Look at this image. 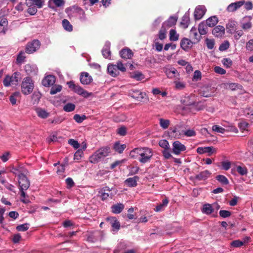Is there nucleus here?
<instances>
[{
	"label": "nucleus",
	"mask_w": 253,
	"mask_h": 253,
	"mask_svg": "<svg viewBox=\"0 0 253 253\" xmlns=\"http://www.w3.org/2000/svg\"><path fill=\"white\" fill-rule=\"evenodd\" d=\"M117 133L120 136H125L126 134L127 128L125 126H121L117 129Z\"/></svg>",
	"instance_id": "obj_53"
},
{
	"label": "nucleus",
	"mask_w": 253,
	"mask_h": 253,
	"mask_svg": "<svg viewBox=\"0 0 253 253\" xmlns=\"http://www.w3.org/2000/svg\"><path fill=\"white\" fill-rule=\"evenodd\" d=\"M62 86L59 84H55L53 86L50 91V94L53 95L60 92L62 89Z\"/></svg>",
	"instance_id": "obj_49"
},
{
	"label": "nucleus",
	"mask_w": 253,
	"mask_h": 253,
	"mask_svg": "<svg viewBox=\"0 0 253 253\" xmlns=\"http://www.w3.org/2000/svg\"><path fill=\"white\" fill-rule=\"evenodd\" d=\"M216 178L217 180L223 185H227L229 183L228 179L224 175H218Z\"/></svg>",
	"instance_id": "obj_50"
},
{
	"label": "nucleus",
	"mask_w": 253,
	"mask_h": 253,
	"mask_svg": "<svg viewBox=\"0 0 253 253\" xmlns=\"http://www.w3.org/2000/svg\"><path fill=\"white\" fill-rule=\"evenodd\" d=\"M181 103L183 110H188L195 106V103L193 101H191L189 96H186L182 98Z\"/></svg>",
	"instance_id": "obj_13"
},
{
	"label": "nucleus",
	"mask_w": 253,
	"mask_h": 253,
	"mask_svg": "<svg viewBox=\"0 0 253 253\" xmlns=\"http://www.w3.org/2000/svg\"><path fill=\"white\" fill-rule=\"evenodd\" d=\"M20 96V93L19 92H15L11 94L9 97V100L10 103L13 105H15L17 101V98H19Z\"/></svg>",
	"instance_id": "obj_44"
},
{
	"label": "nucleus",
	"mask_w": 253,
	"mask_h": 253,
	"mask_svg": "<svg viewBox=\"0 0 253 253\" xmlns=\"http://www.w3.org/2000/svg\"><path fill=\"white\" fill-rule=\"evenodd\" d=\"M55 82V78L53 75L45 76L42 80V84L45 87H49L53 85Z\"/></svg>",
	"instance_id": "obj_17"
},
{
	"label": "nucleus",
	"mask_w": 253,
	"mask_h": 253,
	"mask_svg": "<svg viewBox=\"0 0 253 253\" xmlns=\"http://www.w3.org/2000/svg\"><path fill=\"white\" fill-rule=\"evenodd\" d=\"M212 33L215 37H221L225 34V28L222 26H217L213 29Z\"/></svg>",
	"instance_id": "obj_22"
},
{
	"label": "nucleus",
	"mask_w": 253,
	"mask_h": 253,
	"mask_svg": "<svg viewBox=\"0 0 253 253\" xmlns=\"http://www.w3.org/2000/svg\"><path fill=\"white\" fill-rule=\"evenodd\" d=\"M8 168L9 171L17 176V178L21 177V175L27 174L28 173L27 170L21 164L11 165Z\"/></svg>",
	"instance_id": "obj_7"
},
{
	"label": "nucleus",
	"mask_w": 253,
	"mask_h": 253,
	"mask_svg": "<svg viewBox=\"0 0 253 253\" xmlns=\"http://www.w3.org/2000/svg\"><path fill=\"white\" fill-rule=\"evenodd\" d=\"M169 200L167 199H164L162 201V203L158 205L156 207L155 211L157 212H159L162 211H163L165 209V208L167 206Z\"/></svg>",
	"instance_id": "obj_41"
},
{
	"label": "nucleus",
	"mask_w": 253,
	"mask_h": 253,
	"mask_svg": "<svg viewBox=\"0 0 253 253\" xmlns=\"http://www.w3.org/2000/svg\"><path fill=\"white\" fill-rule=\"evenodd\" d=\"M10 157V153L9 152H5L0 156V158L3 162H7L9 159Z\"/></svg>",
	"instance_id": "obj_63"
},
{
	"label": "nucleus",
	"mask_w": 253,
	"mask_h": 253,
	"mask_svg": "<svg viewBox=\"0 0 253 253\" xmlns=\"http://www.w3.org/2000/svg\"><path fill=\"white\" fill-rule=\"evenodd\" d=\"M20 73L15 72L11 76H6L3 80V83L5 86L16 85L20 78Z\"/></svg>",
	"instance_id": "obj_9"
},
{
	"label": "nucleus",
	"mask_w": 253,
	"mask_h": 253,
	"mask_svg": "<svg viewBox=\"0 0 253 253\" xmlns=\"http://www.w3.org/2000/svg\"><path fill=\"white\" fill-rule=\"evenodd\" d=\"M218 22V18L216 16H212L207 19L206 24L210 27L214 26Z\"/></svg>",
	"instance_id": "obj_32"
},
{
	"label": "nucleus",
	"mask_w": 253,
	"mask_h": 253,
	"mask_svg": "<svg viewBox=\"0 0 253 253\" xmlns=\"http://www.w3.org/2000/svg\"><path fill=\"white\" fill-rule=\"evenodd\" d=\"M190 23V18L188 14H185L182 18L180 25L184 29L187 28Z\"/></svg>",
	"instance_id": "obj_36"
},
{
	"label": "nucleus",
	"mask_w": 253,
	"mask_h": 253,
	"mask_svg": "<svg viewBox=\"0 0 253 253\" xmlns=\"http://www.w3.org/2000/svg\"><path fill=\"white\" fill-rule=\"evenodd\" d=\"M180 126H176L174 128L171 129V132L175 134L176 138H179L184 136L192 137L196 135V133L193 129H189L186 130L181 131Z\"/></svg>",
	"instance_id": "obj_6"
},
{
	"label": "nucleus",
	"mask_w": 253,
	"mask_h": 253,
	"mask_svg": "<svg viewBox=\"0 0 253 253\" xmlns=\"http://www.w3.org/2000/svg\"><path fill=\"white\" fill-rule=\"evenodd\" d=\"M110 42H106L102 50V54L105 58L111 59Z\"/></svg>",
	"instance_id": "obj_23"
},
{
	"label": "nucleus",
	"mask_w": 253,
	"mask_h": 253,
	"mask_svg": "<svg viewBox=\"0 0 253 253\" xmlns=\"http://www.w3.org/2000/svg\"><path fill=\"white\" fill-rule=\"evenodd\" d=\"M29 228V224L28 223H24L20 224L16 227V229L18 231H25Z\"/></svg>",
	"instance_id": "obj_54"
},
{
	"label": "nucleus",
	"mask_w": 253,
	"mask_h": 253,
	"mask_svg": "<svg viewBox=\"0 0 253 253\" xmlns=\"http://www.w3.org/2000/svg\"><path fill=\"white\" fill-rule=\"evenodd\" d=\"M26 175V174L21 175V177L18 178V181L21 197V201L23 203L27 204L29 202V200L25 198L26 193H25V191L28 189L30 183Z\"/></svg>",
	"instance_id": "obj_2"
},
{
	"label": "nucleus",
	"mask_w": 253,
	"mask_h": 253,
	"mask_svg": "<svg viewBox=\"0 0 253 253\" xmlns=\"http://www.w3.org/2000/svg\"><path fill=\"white\" fill-rule=\"evenodd\" d=\"M86 118V117L84 115L80 116L79 114H76L74 116V119L75 121L78 123H82Z\"/></svg>",
	"instance_id": "obj_57"
},
{
	"label": "nucleus",
	"mask_w": 253,
	"mask_h": 253,
	"mask_svg": "<svg viewBox=\"0 0 253 253\" xmlns=\"http://www.w3.org/2000/svg\"><path fill=\"white\" fill-rule=\"evenodd\" d=\"M110 190L107 187H105V188L102 189L99 192L100 194L101 199L102 200H106L109 197V196L110 195Z\"/></svg>",
	"instance_id": "obj_40"
},
{
	"label": "nucleus",
	"mask_w": 253,
	"mask_h": 253,
	"mask_svg": "<svg viewBox=\"0 0 253 253\" xmlns=\"http://www.w3.org/2000/svg\"><path fill=\"white\" fill-rule=\"evenodd\" d=\"M66 11L71 17L77 18L81 22H85L87 20L85 11L78 5H74L68 7Z\"/></svg>",
	"instance_id": "obj_3"
},
{
	"label": "nucleus",
	"mask_w": 253,
	"mask_h": 253,
	"mask_svg": "<svg viewBox=\"0 0 253 253\" xmlns=\"http://www.w3.org/2000/svg\"><path fill=\"white\" fill-rule=\"evenodd\" d=\"M246 48L248 51H253V39H250L246 42Z\"/></svg>",
	"instance_id": "obj_60"
},
{
	"label": "nucleus",
	"mask_w": 253,
	"mask_h": 253,
	"mask_svg": "<svg viewBox=\"0 0 253 253\" xmlns=\"http://www.w3.org/2000/svg\"><path fill=\"white\" fill-rule=\"evenodd\" d=\"M174 84H175V88L178 90H181L185 88L186 84L183 82H180L177 80H175L174 81Z\"/></svg>",
	"instance_id": "obj_48"
},
{
	"label": "nucleus",
	"mask_w": 253,
	"mask_h": 253,
	"mask_svg": "<svg viewBox=\"0 0 253 253\" xmlns=\"http://www.w3.org/2000/svg\"><path fill=\"white\" fill-rule=\"evenodd\" d=\"M167 28L165 27H163V25H162V28L161 30L159 31V38L161 40H163L166 38V32L167 30Z\"/></svg>",
	"instance_id": "obj_51"
},
{
	"label": "nucleus",
	"mask_w": 253,
	"mask_h": 253,
	"mask_svg": "<svg viewBox=\"0 0 253 253\" xmlns=\"http://www.w3.org/2000/svg\"><path fill=\"white\" fill-rule=\"evenodd\" d=\"M120 56L124 59H130L133 56L132 51L128 48H124L120 52Z\"/></svg>",
	"instance_id": "obj_28"
},
{
	"label": "nucleus",
	"mask_w": 253,
	"mask_h": 253,
	"mask_svg": "<svg viewBox=\"0 0 253 253\" xmlns=\"http://www.w3.org/2000/svg\"><path fill=\"white\" fill-rule=\"evenodd\" d=\"M201 211L203 213L209 215L213 212L214 209L212 207L211 205L210 204H205L203 205Z\"/></svg>",
	"instance_id": "obj_30"
},
{
	"label": "nucleus",
	"mask_w": 253,
	"mask_h": 253,
	"mask_svg": "<svg viewBox=\"0 0 253 253\" xmlns=\"http://www.w3.org/2000/svg\"><path fill=\"white\" fill-rule=\"evenodd\" d=\"M210 174L209 171L206 170L196 175V178L199 180H205L209 177Z\"/></svg>",
	"instance_id": "obj_37"
},
{
	"label": "nucleus",
	"mask_w": 253,
	"mask_h": 253,
	"mask_svg": "<svg viewBox=\"0 0 253 253\" xmlns=\"http://www.w3.org/2000/svg\"><path fill=\"white\" fill-rule=\"evenodd\" d=\"M207 26L204 22H201L199 24L198 32L200 35H204L207 33Z\"/></svg>",
	"instance_id": "obj_39"
},
{
	"label": "nucleus",
	"mask_w": 253,
	"mask_h": 253,
	"mask_svg": "<svg viewBox=\"0 0 253 253\" xmlns=\"http://www.w3.org/2000/svg\"><path fill=\"white\" fill-rule=\"evenodd\" d=\"M159 121L161 127L164 129L168 128L170 125V121L169 120L160 118Z\"/></svg>",
	"instance_id": "obj_46"
},
{
	"label": "nucleus",
	"mask_w": 253,
	"mask_h": 253,
	"mask_svg": "<svg viewBox=\"0 0 253 253\" xmlns=\"http://www.w3.org/2000/svg\"><path fill=\"white\" fill-rule=\"evenodd\" d=\"M248 19L247 17H245L242 23V28L245 31L250 30L252 27V23L250 20H248Z\"/></svg>",
	"instance_id": "obj_38"
},
{
	"label": "nucleus",
	"mask_w": 253,
	"mask_h": 253,
	"mask_svg": "<svg viewBox=\"0 0 253 253\" xmlns=\"http://www.w3.org/2000/svg\"><path fill=\"white\" fill-rule=\"evenodd\" d=\"M165 73L167 77L169 79H179V73L178 72L177 70L174 68L171 67L170 68L167 69L166 70Z\"/></svg>",
	"instance_id": "obj_18"
},
{
	"label": "nucleus",
	"mask_w": 253,
	"mask_h": 253,
	"mask_svg": "<svg viewBox=\"0 0 253 253\" xmlns=\"http://www.w3.org/2000/svg\"><path fill=\"white\" fill-rule=\"evenodd\" d=\"M245 3V0H240L230 4L227 7L226 10L229 12H234L240 8Z\"/></svg>",
	"instance_id": "obj_15"
},
{
	"label": "nucleus",
	"mask_w": 253,
	"mask_h": 253,
	"mask_svg": "<svg viewBox=\"0 0 253 253\" xmlns=\"http://www.w3.org/2000/svg\"><path fill=\"white\" fill-rule=\"evenodd\" d=\"M8 21L5 18H2L0 20V34L5 35L7 31Z\"/></svg>",
	"instance_id": "obj_26"
},
{
	"label": "nucleus",
	"mask_w": 253,
	"mask_h": 253,
	"mask_svg": "<svg viewBox=\"0 0 253 253\" xmlns=\"http://www.w3.org/2000/svg\"><path fill=\"white\" fill-rule=\"evenodd\" d=\"M236 171L241 175H246L248 174V170L247 167L245 166L238 165L235 167Z\"/></svg>",
	"instance_id": "obj_35"
},
{
	"label": "nucleus",
	"mask_w": 253,
	"mask_h": 253,
	"mask_svg": "<svg viewBox=\"0 0 253 253\" xmlns=\"http://www.w3.org/2000/svg\"><path fill=\"white\" fill-rule=\"evenodd\" d=\"M126 147V146L125 144L121 145L119 142L115 143L114 145V150L119 153H122Z\"/></svg>",
	"instance_id": "obj_43"
},
{
	"label": "nucleus",
	"mask_w": 253,
	"mask_h": 253,
	"mask_svg": "<svg viewBox=\"0 0 253 253\" xmlns=\"http://www.w3.org/2000/svg\"><path fill=\"white\" fill-rule=\"evenodd\" d=\"M206 43L208 49H212L214 46V41L213 40L207 39Z\"/></svg>",
	"instance_id": "obj_61"
},
{
	"label": "nucleus",
	"mask_w": 253,
	"mask_h": 253,
	"mask_svg": "<svg viewBox=\"0 0 253 253\" xmlns=\"http://www.w3.org/2000/svg\"><path fill=\"white\" fill-rule=\"evenodd\" d=\"M186 147L179 141H174L172 143V152L175 155H179L181 152L186 150Z\"/></svg>",
	"instance_id": "obj_11"
},
{
	"label": "nucleus",
	"mask_w": 253,
	"mask_h": 253,
	"mask_svg": "<svg viewBox=\"0 0 253 253\" xmlns=\"http://www.w3.org/2000/svg\"><path fill=\"white\" fill-rule=\"evenodd\" d=\"M222 63L226 68H230L232 65V61L230 58H223L222 61Z\"/></svg>",
	"instance_id": "obj_58"
},
{
	"label": "nucleus",
	"mask_w": 253,
	"mask_h": 253,
	"mask_svg": "<svg viewBox=\"0 0 253 253\" xmlns=\"http://www.w3.org/2000/svg\"><path fill=\"white\" fill-rule=\"evenodd\" d=\"M193 45V42L187 38H183L180 42V46L184 50L187 51L191 48Z\"/></svg>",
	"instance_id": "obj_20"
},
{
	"label": "nucleus",
	"mask_w": 253,
	"mask_h": 253,
	"mask_svg": "<svg viewBox=\"0 0 253 253\" xmlns=\"http://www.w3.org/2000/svg\"><path fill=\"white\" fill-rule=\"evenodd\" d=\"M206 11V7L204 5L197 6L194 11V17L195 19L200 20L204 15Z\"/></svg>",
	"instance_id": "obj_14"
},
{
	"label": "nucleus",
	"mask_w": 253,
	"mask_h": 253,
	"mask_svg": "<svg viewBox=\"0 0 253 253\" xmlns=\"http://www.w3.org/2000/svg\"><path fill=\"white\" fill-rule=\"evenodd\" d=\"M153 153L151 148L148 147H138L130 152L131 158L137 159L140 163H149L153 157Z\"/></svg>",
	"instance_id": "obj_1"
},
{
	"label": "nucleus",
	"mask_w": 253,
	"mask_h": 253,
	"mask_svg": "<svg viewBox=\"0 0 253 253\" xmlns=\"http://www.w3.org/2000/svg\"><path fill=\"white\" fill-rule=\"evenodd\" d=\"M110 152V149L109 147H101L89 157V162L93 164L97 163L108 156Z\"/></svg>",
	"instance_id": "obj_4"
},
{
	"label": "nucleus",
	"mask_w": 253,
	"mask_h": 253,
	"mask_svg": "<svg viewBox=\"0 0 253 253\" xmlns=\"http://www.w3.org/2000/svg\"><path fill=\"white\" fill-rule=\"evenodd\" d=\"M62 26L64 29L67 31L71 32L73 30L72 25L67 19H64L62 21Z\"/></svg>",
	"instance_id": "obj_45"
},
{
	"label": "nucleus",
	"mask_w": 253,
	"mask_h": 253,
	"mask_svg": "<svg viewBox=\"0 0 253 253\" xmlns=\"http://www.w3.org/2000/svg\"><path fill=\"white\" fill-rule=\"evenodd\" d=\"M68 143L72 146L74 148L78 149L80 147V144L79 142L74 139H70L68 140Z\"/></svg>",
	"instance_id": "obj_64"
},
{
	"label": "nucleus",
	"mask_w": 253,
	"mask_h": 253,
	"mask_svg": "<svg viewBox=\"0 0 253 253\" xmlns=\"http://www.w3.org/2000/svg\"><path fill=\"white\" fill-rule=\"evenodd\" d=\"M40 42L38 40H34L27 43L26 47V52L31 54L35 52L40 48Z\"/></svg>",
	"instance_id": "obj_10"
},
{
	"label": "nucleus",
	"mask_w": 253,
	"mask_h": 253,
	"mask_svg": "<svg viewBox=\"0 0 253 253\" xmlns=\"http://www.w3.org/2000/svg\"><path fill=\"white\" fill-rule=\"evenodd\" d=\"M179 35L176 33V31L171 29L169 31V40L171 41H176L178 40Z\"/></svg>",
	"instance_id": "obj_47"
},
{
	"label": "nucleus",
	"mask_w": 253,
	"mask_h": 253,
	"mask_svg": "<svg viewBox=\"0 0 253 253\" xmlns=\"http://www.w3.org/2000/svg\"><path fill=\"white\" fill-rule=\"evenodd\" d=\"M124 205L121 203H118L111 207L112 211L116 214L120 213L124 209Z\"/></svg>",
	"instance_id": "obj_33"
},
{
	"label": "nucleus",
	"mask_w": 253,
	"mask_h": 253,
	"mask_svg": "<svg viewBox=\"0 0 253 253\" xmlns=\"http://www.w3.org/2000/svg\"><path fill=\"white\" fill-rule=\"evenodd\" d=\"M24 70L26 74L31 77L37 75L38 69L36 65L28 64L25 66Z\"/></svg>",
	"instance_id": "obj_12"
},
{
	"label": "nucleus",
	"mask_w": 253,
	"mask_h": 253,
	"mask_svg": "<svg viewBox=\"0 0 253 253\" xmlns=\"http://www.w3.org/2000/svg\"><path fill=\"white\" fill-rule=\"evenodd\" d=\"M197 152L199 154L208 153V156H210L211 154L216 152V150L212 147H199L197 148Z\"/></svg>",
	"instance_id": "obj_16"
},
{
	"label": "nucleus",
	"mask_w": 253,
	"mask_h": 253,
	"mask_svg": "<svg viewBox=\"0 0 253 253\" xmlns=\"http://www.w3.org/2000/svg\"><path fill=\"white\" fill-rule=\"evenodd\" d=\"M25 58V52L24 51H20L17 57V62L18 63H22Z\"/></svg>",
	"instance_id": "obj_59"
},
{
	"label": "nucleus",
	"mask_w": 253,
	"mask_h": 253,
	"mask_svg": "<svg viewBox=\"0 0 253 253\" xmlns=\"http://www.w3.org/2000/svg\"><path fill=\"white\" fill-rule=\"evenodd\" d=\"M108 73L113 77H117L119 75V71L117 69L116 64H109L107 66Z\"/></svg>",
	"instance_id": "obj_21"
},
{
	"label": "nucleus",
	"mask_w": 253,
	"mask_h": 253,
	"mask_svg": "<svg viewBox=\"0 0 253 253\" xmlns=\"http://www.w3.org/2000/svg\"><path fill=\"white\" fill-rule=\"evenodd\" d=\"M36 113L38 116L42 119H46L49 116V113L45 110L41 108H38L36 109Z\"/></svg>",
	"instance_id": "obj_31"
},
{
	"label": "nucleus",
	"mask_w": 253,
	"mask_h": 253,
	"mask_svg": "<svg viewBox=\"0 0 253 253\" xmlns=\"http://www.w3.org/2000/svg\"><path fill=\"white\" fill-rule=\"evenodd\" d=\"M230 46L229 42L226 41H224L223 43H222L219 47V50L220 51H225L227 50Z\"/></svg>",
	"instance_id": "obj_56"
},
{
	"label": "nucleus",
	"mask_w": 253,
	"mask_h": 253,
	"mask_svg": "<svg viewBox=\"0 0 253 253\" xmlns=\"http://www.w3.org/2000/svg\"><path fill=\"white\" fill-rule=\"evenodd\" d=\"M190 36L191 38L195 40L196 42H198L201 40V35H199L197 29L195 27H192L190 32Z\"/></svg>",
	"instance_id": "obj_34"
},
{
	"label": "nucleus",
	"mask_w": 253,
	"mask_h": 253,
	"mask_svg": "<svg viewBox=\"0 0 253 253\" xmlns=\"http://www.w3.org/2000/svg\"><path fill=\"white\" fill-rule=\"evenodd\" d=\"M75 109V105L71 103H67L63 107V110L67 112H72L74 111Z\"/></svg>",
	"instance_id": "obj_52"
},
{
	"label": "nucleus",
	"mask_w": 253,
	"mask_h": 253,
	"mask_svg": "<svg viewBox=\"0 0 253 253\" xmlns=\"http://www.w3.org/2000/svg\"><path fill=\"white\" fill-rule=\"evenodd\" d=\"M243 245H244V242L239 240H234L231 243V246L234 248L240 247Z\"/></svg>",
	"instance_id": "obj_62"
},
{
	"label": "nucleus",
	"mask_w": 253,
	"mask_h": 253,
	"mask_svg": "<svg viewBox=\"0 0 253 253\" xmlns=\"http://www.w3.org/2000/svg\"><path fill=\"white\" fill-rule=\"evenodd\" d=\"M224 86L227 89H229L232 90H235L237 88H240L241 86L240 84L233 83H227L224 84Z\"/></svg>",
	"instance_id": "obj_42"
},
{
	"label": "nucleus",
	"mask_w": 253,
	"mask_h": 253,
	"mask_svg": "<svg viewBox=\"0 0 253 253\" xmlns=\"http://www.w3.org/2000/svg\"><path fill=\"white\" fill-rule=\"evenodd\" d=\"M107 219L110 222L113 228V231H117L120 229V224L115 217H108Z\"/></svg>",
	"instance_id": "obj_25"
},
{
	"label": "nucleus",
	"mask_w": 253,
	"mask_h": 253,
	"mask_svg": "<svg viewBox=\"0 0 253 253\" xmlns=\"http://www.w3.org/2000/svg\"><path fill=\"white\" fill-rule=\"evenodd\" d=\"M139 180V177L134 176L132 177L127 178L125 181V183L129 187H133L137 185V181Z\"/></svg>",
	"instance_id": "obj_27"
},
{
	"label": "nucleus",
	"mask_w": 253,
	"mask_h": 253,
	"mask_svg": "<svg viewBox=\"0 0 253 253\" xmlns=\"http://www.w3.org/2000/svg\"><path fill=\"white\" fill-rule=\"evenodd\" d=\"M80 81L83 84H88L92 81V77L87 72H83L81 74Z\"/></svg>",
	"instance_id": "obj_24"
},
{
	"label": "nucleus",
	"mask_w": 253,
	"mask_h": 253,
	"mask_svg": "<svg viewBox=\"0 0 253 253\" xmlns=\"http://www.w3.org/2000/svg\"><path fill=\"white\" fill-rule=\"evenodd\" d=\"M70 89L73 90L78 94L87 98L91 95V93L88 92L87 91L84 89L81 86L78 84H76L73 81H70L67 83Z\"/></svg>",
	"instance_id": "obj_8"
},
{
	"label": "nucleus",
	"mask_w": 253,
	"mask_h": 253,
	"mask_svg": "<svg viewBox=\"0 0 253 253\" xmlns=\"http://www.w3.org/2000/svg\"><path fill=\"white\" fill-rule=\"evenodd\" d=\"M159 145L161 147L164 148V149H169V142L165 139L161 140L159 142Z\"/></svg>",
	"instance_id": "obj_55"
},
{
	"label": "nucleus",
	"mask_w": 253,
	"mask_h": 253,
	"mask_svg": "<svg viewBox=\"0 0 253 253\" xmlns=\"http://www.w3.org/2000/svg\"><path fill=\"white\" fill-rule=\"evenodd\" d=\"M34 87V83L31 77H26L23 79L21 85L23 94L26 95L30 94L32 92Z\"/></svg>",
	"instance_id": "obj_5"
},
{
	"label": "nucleus",
	"mask_w": 253,
	"mask_h": 253,
	"mask_svg": "<svg viewBox=\"0 0 253 253\" xmlns=\"http://www.w3.org/2000/svg\"><path fill=\"white\" fill-rule=\"evenodd\" d=\"M177 21V18L174 16H170L168 20L163 23V27H166L167 29L174 25Z\"/></svg>",
	"instance_id": "obj_29"
},
{
	"label": "nucleus",
	"mask_w": 253,
	"mask_h": 253,
	"mask_svg": "<svg viewBox=\"0 0 253 253\" xmlns=\"http://www.w3.org/2000/svg\"><path fill=\"white\" fill-rule=\"evenodd\" d=\"M129 94L131 97L139 101L142 100L145 95L144 93L139 90H131L130 91Z\"/></svg>",
	"instance_id": "obj_19"
}]
</instances>
